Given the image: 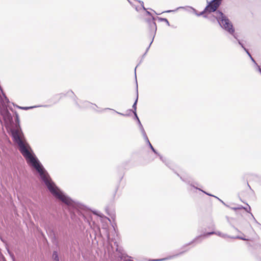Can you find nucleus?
<instances>
[{
  "mask_svg": "<svg viewBox=\"0 0 261 261\" xmlns=\"http://www.w3.org/2000/svg\"><path fill=\"white\" fill-rule=\"evenodd\" d=\"M212 234H216L222 238H224V239H226V238H231V237H232L231 236H228V234H227L226 233H222L220 231H211V232H206V233H205L203 234H201V235H199L197 237H196L194 240H193L191 242L189 243L188 244L184 245L182 248L181 249H183L184 248H185L186 247H187V246L189 245H191V244L195 242H197L198 243H201L202 241V240L206 238V237H207L208 236H210V235H212Z\"/></svg>",
  "mask_w": 261,
  "mask_h": 261,
  "instance_id": "nucleus-3",
  "label": "nucleus"
},
{
  "mask_svg": "<svg viewBox=\"0 0 261 261\" xmlns=\"http://www.w3.org/2000/svg\"><path fill=\"white\" fill-rule=\"evenodd\" d=\"M234 227V229H235L236 231H238V232H240V231L239 230V229H238L237 228H236V227Z\"/></svg>",
  "mask_w": 261,
  "mask_h": 261,
  "instance_id": "nucleus-36",
  "label": "nucleus"
},
{
  "mask_svg": "<svg viewBox=\"0 0 261 261\" xmlns=\"http://www.w3.org/2000/svg\"><path fill=\"white\" fill-rule=\"evenodd\" d=\"M106 110H112V111H114L115 113H117V114H118L119 115H122V116H128V115H127V114H124L123 113L118 112L115 111V110H113V109H110V108H105V109H102L101 111V112H103V111H105Z\"/></svg>",
  "mask_w": 261,
  "mask_h": 261,
  "instance_id": "nucleus-16",
  "label": "nucleus"
},
{
  "mask_svg": "<svg viewBox=\"0 0 261 261\" xmlns=\"http://www.w3.org/2000/svg\"><path fill=\"white\" fill-rule=\"evenodd\" d=\"M136 92H137V96H136V100L132 106L133 110H129L130 111H133V112H136V110H137V101H138V84L137 83V86H136Z\"/></svg>",
  "mask_w": 261,
  "mask_h": 261,
  "instance_id": "nucleus-13",
  "label": "nucleus"
},
{
  "mask_svg": "<svg viewBox=\"0 0 261 261\" xmlns=\"http://www.w3.org/2000/svg\"><path fill=\"white\" fill-rule=\"evenodd\" d=\"M138 66H139V65H137L136 66V67L135 68V71H136V68H137V67H138ZM135 78H136V80H137V76H136V73H135ZM137 83V82L136 81V83Z\"/></svg>",
  "mask_w": 261,
  "mask_h": 261,
  "instance_id": "nucleus-34",
  "label": "nucleus"
},
{
  "mask_svg": "<svg viewBox=\"0 0 261 261\" xmlns=\"http://www.w3.org/2000/svg\"><path fill=\"white\" fill-rule=\"evenodd\" d=\"M244 50L246 51V53L249 56V57H250L251 56V54H250V53L249 52V51L247 49H246V48H244Z\"/></svg>",
  "mask_w": 261,
  "mask_h": 261,
  "instance_id": "nucleus-28",
  "label": "nucleus"
},
{
  "mask_svg": "<svg viewBox=\"0 0 261 261\" xmlns=\"http://www.w3.org/2000/svg\"><path fill=\"white\" fill-rule=\"evenodd\" d=\"M158 155L159 156L160 160L163 163H164L167 166L170 167V166H169L170 163H169V161H168L166 158H164L161 154L158 153Z\"/></svg>",
  "mask_w": 261,
  "mask_h": 261,
  "instance_id": "nucleus-15",
  "label": "nucleus"
},
{
  "mask_svg": "<svg viewBox=\"0 0 261 261\" xmlns=\"http://www.w3.org/2000/svg\"><path fill=\"white\" fill-rule=\"evenodd\" d=\"M249 246H251V244L250 243L247 244Z\"/></svg>",
  "mask_w": 261,
  "mask_h": 261,
  "instance_id": "nucleus-37",
  "label": "nucleus"
},
{
  "mask_svg": "<svg viewBox=\"0 0 261 261\" xmlns=\"http://www.w3.org/2000/svg\"><path fill=\"white\" fill-rule=\"evenodd\" d=\"M52 259L53 261H60L59 256L57 251L54 250L52 254Z\"/></svg>",
  "mask_w": 261,
  "mask_h": 261,
  "instance_id": "nucleus-14",
  "label": "nucleus"
},
{
  "mask_svg": "<svg viewBox=\"0 0 261 261\" xmlns=\"http://www.w3.org/2000/svg\"><path fill=\"white\" fill-rule=\"evenodd\" d=\"M138 66H139V65H137L136 66V67L135 68V71H136V68H137V67H138ZM135 78H136V80H137V76H136V73H135ZM137 83V82L136 81V83Z\"/></svg>",
  "mask_w": 261,
  "mask_h": 261,
  "instance_id": "nucleus-33",
  "label": "nucleus"
},
{
  "mask_svg": "<svg viewBox=\"0 0 261 261\" xmlns=\"http://www.w3.org/2000/svg\"><path fill=\"white\" fill-rule=\"evenodd\" d=\"M39 107V106H34V107H18V108H19L20 109L27 110H29V109H30L33 108H36V107Z\"/></svg>",
  "mask_w": 261,
  "mask_h": 261,
  "instance_id": "nucleus-23",
  "label": "nucleus"
},
{
  "mask_svg": "<svg viewBox=\"0 0 261 261\" xmlns=\"http://www.w3.org/2000/svg\"><path fill=\"white\" fill-rule=\"evenodd\" d=\"M250 58L251 59V61L254 62L256 65H257V64L256 63L255 61L254 60V59L252 58V56H251L250 57Z\"/></svg>",
  "mask_w": 261,
  "mask_h": 261,
  "instance_id": "nucleus-31",
  "label": "nucleus"
},
{
  "mask_svg": "<svg viewBox=\"0 0 261 261\" xmlns=\"http://www.w3.org/2000/svg\"><path fill=\"white\" fill-rule=\"evenodd\" d=\"M242 208H243V206H241L238 207H232V209L236 211L237 210L242 209Z\"/></svg>",
  "mask_w": 261,
  "mask_h": 261,
  "instance_id": "nucleus-29",
  "label": "nucleus"
},
{
  "mask_svg": "<svg viewBox=\"0 0 261 261\" xmlns=\"http://www.w3.org/2000/svg\"><path fill=\"white\" fill-rule=\"evenodd\" d=\"M217 17L219 19V25L237 39V36L234 34L235 30L231 21L223 13H219Z\"/></svg>",
  "mask_w": 261,
  "mask_h": 261,
  "instance_id": "nucleus-2",
  "label": "nucleus"
},
{
  "mask_svg": "<svg viewBox=\"0 0 261 261\" xmlns=\"http://www.w3.org/2000/svg\"><path fill=\"white\" fill-rule=\"evenodd\" d=\"M3 95L4 97L5 100L2 99L1 103H2V106H3V104L4 105V107L7 108L6 106H5V102L7 103H8L9 102V101L8 98L6 97V96L5 95V94H3Z\"/></svg>",
  "mask_w": 261,
  "mask_h": 261,
  "instance_id": "nucleus-19",
  "label": "nucleus"
},
{
  "mask_svg": "<svg viewBox=\"0 0 261 261\" xmlns=\"http://www.w3.org/2000/svg\"><path fill=\"white\" fill-rule=\"evenodd\" d=\"M15 114V123L13 121L12 126L10 128V133L13 142L17 145L18 149L25 158L27 162L34 168L38 172L41 179L44 182L47 189L53 195L71 208H73L74 215L76 214L81 216L85 221H89L80 211L74 207V202L68 197L64 195L52 181L46 170L34 153L31 146L27 142L24 134L20 125L19 115L17 112Z\"/></svg>",
  "mask_w": 261,
  "mask_h": 261,
  "instance_id": "nucleus-1",
  "label": "nucleus"
},
{
  "mask_svg": "<svg viewBox=\"0 0 261 261\" xmlns=\"http://www.w3.org/2000/svg\"><path fill=\"white\" fill-rule=\"evenodd\" d=\"M238 42V43L241 45V46L244 49V48H245V47L244 46V44L242 43V42L238 39V38L237 37V39H236Z\"/></svg>",
  "mask_w": 261,
  "mask_h": 261,
  "instance_id": "nucleus-25",
  "label": "nucleus"
},
{
  "mask_svg": "<svg viewBox=\"0 0 261 261\" xmlns=\"http://www.w3.org/2000/svg\"><path fill=\"white\" fill-rule=\"evenodd\" d=\"M138 124H139V128H140V131H141V132L142 133V135H143L146 134V132H145V130H144V129L143 128V126L142 125L140 121L139 120V122H138Z\"/></svg>",
  "mask_w": 261,
  "mask_h": 261,
  "instance_id": "nucleus-20",
  "label": "nucleus"
},
{
  "mask_svg": "<svg viewBox=\"0 0 261 261\" xmlns=\"http://www.w3.org/2000/svg\"><path fill=\"white\" fill-rule=\"evenodd\" d=\"M138 66H139V65H137L136 66V67L135 68V71H136V68H137V67H138ZM135 78H136V80H137V76H136V73H135ZM137 83V82L136 81V83Z\"/></svg>",
  "mask_w": 261,
  "mask_h": 261,
  "instance_id": "nucleus-35",
  "label": "nucleus"
},
{
  "mask_svg": "<svg viewBox=\"0 0 261 261\" xmlns=\"http://www.w3.org/2000/svg\"><path fill=\"white\" fill-rule=\"evenodd\" d=\"M145 11H146V13H147L148 15H150V16H152V14H151V13L149 11H147L146 10Z\"/></svg>",
  "mask_w": 261,
  "mask_h": 261,
  "instance_id": "nucleus-32",
  "label": "nucleus"
},
{
  "mask_svg": "<svg viewBox=\"0 0 261 261\" xmlns=\"http://www.w3.org/2000/svg\"><path fill=\"white\" fill-rule=\"evenodd\" d=\"M157 19L161 22H165L167 25H168V26L170 25V23H169V21L167 20V19L166 18H162V17H157Z\"/></svg>",
  "mask_w": 261,
  "mask_h": 261,
  "instance_id": "nucleus-18",
  "label": "nucleus"
},
{
  "mask_svg": "<svg viewBox=\"0 0 261 261\" xmlns=\"http://www.w3.org/2000/svg\"><path fill=\"white\" fill-rule=\"evenodd\" d=\"M222 0H212L210 2H207V6H208L210 12L215 11L219 7Z\"/></svg>",
  "mask_w": 261,
  "mask_h": 261,
  "instance_id": "nucleus-8",
  "label": "nucleus"
},
{
  "mask_svg": "<svg viewBox=\"0 0 261 261\" xmlns=\"http://www.w3.org/2000/svg\"><path fill=\"white\" fill-rule=\"evenodd\" d=\"M188 250H183V251H180V252L178 253H176L175 254H174V255H170V256H168L165 258H161V259H153L152 261H164V260H169V259H173V258H174L180 255H182L185 252H186Z\"/></svg>",
  "mask_w": 261,
  "mask_h": 261,
  "instance_id": "nucleus-10",
  "label": "nucleus"
},
{
  "mask_svg": "<svg viewBox=\"0 0 261 261\" xmlns=\"http://www.w3.org/2000/svg\"><path fill=\"white\" fill-rule=\"evenodd\" d=\"M231 239H240V240H244V241H247L248 240L247 239H246L245 238H244V237H241V236H236V237H231Z\"/></svg>",
  "mask_w": 261,
  "mask_h": 261,
  "instance_id": "nucleus-21",
  "label": "nucleus"
},
{
  "mask_svg": "<svg viewBox=\"0 0 261 261\" xmlns=\"http://www.w3.org/2000/svg\"><path fill=\"white\" fill-rule=\"evenodd\" d=\"M215 226V225L214 222V221L212 219H210V222L208 223V226H207L208 228L214 229Z\"/></svg>",
  "mask_w": 261,
  "mask_h": 261,
  "instance_id": "nucleus-17",
  "label": "nucleus"
},
{
  "mask_svg": "<svg viewBox=\"0 0 261 261\" xmlns=\"http://www.w3.org/2000/svg\"><path fill=\"white\" fill-rule=\"evenodd\" d=\"M180 179H181L183 181H184V182H186V183H187V184H189L191 187H193L194 188H195V189H197V190H199V191H200L202 192L203 193H205V194H206L207 195H208V196H213V197H215V198H217V199H219L220 201H221L223 203H224H224L223 202V201H222L221 199H220L218 197H216V196H214V195H212V194H209V193H207V192H205V191H203V190H201V189L198 188H197V187H195V186L193 184L190 183V181H190V180L189 178H185V177H181V176H180Z\"/></svg>",
  "mask_w": 261,
  "mask_h": 261,
  "instance_id": "nucleus-9",
  "label": "nucleus"
},
{
  "mask_svg": "<svg viewBox=\"0 0 261 261\" xmlns=\"http://www.w3.org/2000/svg\"><path fill=\"white\" fill-rule=\"evenodd\" d=\"M142 136H143L144 140L146 142V143L148 144V145H150V144H151V143H150V141H149V140L148 139V138L146 134H145L143 135Z\"/></svg>",
  "mask_w": 261,
  "mask_h": 261,
  "instance_id": "nucleus-22",
  "label": "nucleus"
},
{
  "mask_svg": "<svg viewBox=\"0 0 261 261\" xmlns=\"http://www.w3.org/2000/svg\"><path fill=\"white\" fill-rule=\"evenodd\" d=\"M149 147H150V148L152 150V151L154 153H155L156 154H158V152L155 150V149L153 148V147L152 146V145H151V144H150V145H149Z\"/></svg>",
  "mask_w": 261,
  "mask_h": 261,
  "instance_id": "nucleus-24",
  "label": "nucleus"
},
{
  "mask_svg": "<svg viewBox=\"0 0 261 261\" xmlns=\"http://www.w3.org/2000/svg\"><path fill=\"white\" fill-rule=\"evenodd\" d=\"M1 114L5 123V126L8 131L10 133V128L12 126L13 118L7 108L4 107L3 104V108L1 109Z\"/></svg>",
  "mask_w": 261,
  "mask_h": 261,
  "instance_id": "nucleus-4",
  "label": "nucleus"
},
{
  "mask_svg": "<svg viewBox=\"0 0 261 261\" xmlns=\"http://www.w3.org/2000/svg\"><path fill=\"white\" fill-rule=\"evenodd\" d=\"M212 12H213L214 14L212 16H210L208 17V19L213 22H215L216 21H217L219 23V19L218 18L217 16L219 15V13L223 12L217 9L215 10V11H212ZM206 18H207V17Z\"/></svg>",
  "mask_w": 261,
  "mask_h": 261,
  "instance_id": "nucleus-11",
  "label": "nucleus"
},
{
  "mask_svg": "<svg viewBox=\"0 0 261 261\" xmlns=\"http://www.w3.org/2000/svg\"><path fill=\"white\" fill-rule=\"evenodd\" d=\"M246 204L248 205V207H245L243 206V208L242 209H244L247 213L250 214L251 216H252V218L253 219L254 221L256 223H257L258 225L261 226L260 224L257 221V220L255 219V218H254V217L253 215V214L251 213V207H250V206L247 203Z\"/></svg>",
  "mask_w": 261,
  "mask_h": 261,
  "instance_id": "nucleus-12",
  "label": "nucleus"
},
{
  "mask_svg": "<svg viewBox=\"0 0 261 261\" xmlns=\"http://www.w3.org/2000/svg\"><path fill=\"white\" fill-rule=\"evenodd\" d=\"M186 9V10H188V9H190L192 10V12L194 14H195L196 16H203V17H204V18L207 17V16L206 15H204V14L205 13H206V12L211 13L210 9L208 8V6H207L205 7V8H204L203 11H202V12H201L200 13H198L197 12V11L195 8H194L192 7H191V6L179 7H178L176 9V10H167V11H164V12L165 13H170V12H174V11H176L177 10H178V9ZM163 13H164V12Z\"/></svg>",
  "mask_w": 261,
  "mask_h": 261,
  "instance_id": "nucleus-5",
  "label": "nucleus"
},
{
  "mask_svg": "<svg viewBox=\"0 0 261 261\" xmlns=\"http://www.w3.org/2000/svg\"><path fill=\"white\" fill-rule=\"evenodd\" d=\"M133 113L134 114L135 118L137 120L138 122H139V120H140L138 117L136 112H133Z\"/></svg>",
  "mask_w": 261,
  "mask_h": 261,
  "instance_id": "nucleus-27",
  "label": "nucleus"
},
{
  "mask_svg": "<svg viewBox=\"0 0 261 261\" xmlns=\"http://www.w3.org/2000/svg\"><path fill=\"white\" fill-rule=\"evenodd\" d=\"M138 2L141 4V5L143 9L144 10H146V8L144 6V3H143V2L141 1H138Z\"/></svg>",
  "mask_w": 261,
  "mask_h": 261,
  "instance_id": "nucleus-26",
  "label": "nucleus"
},
{
  "mask_svg": "<svg viewBox=\"0 0 261 261\" xmlns=\"http://www.w3.org/2000/svg\"><path fill=\"white\" fill-rule=\"evenodd\" d=\"M108 208L107 207V208H106V211L107 212V211H108Z\"/></svg>",
  "mask_w": 261,
  "mask_h": 261,
  "instance_id": "nucleus-38",
  "label": "nucleus"
},
{
  "mask_svg": "<svg viewBox=\"0 0 261 261\" xmlns=\"http://www.w3.org/2000/svg\"><path fill=\"white\" fill-rule=\"evenodd\" d=\"M256 65L257 68V70H258V71L259 72V73L261 74V68H260V67L259 65H258L257 64V65Z\"/></svg>",
  "mask_w": 261,
  "mask_h": 261,
  "instance_id": "nucleus-30",
  "label": "nucleus"
},
{
  "mask_svg": "<svg viewBox=\"0 0 261 261\" xmlns=\"http://www.w3.org/2000/svg\"><path fill=\"white\" fill-rule=\"evenodd\" d=\"M72 95H73V101L74 102V103L76 106V107L79 109H83V108H88L90 107L91 106H94V107L92 108V109L94 110H96L95 107H97V106L95 104H93L92 103H91L90 102L88 101H81V105L77 101V97L74 95V93L70 91V92Z\"/></svg>",
  "mask_w": 261,
  "mask_h": 261,
  "instance_id": "nucleus-7",
  "label": "nucleus"
},
{
  "mask_svg": "<svg viewBox=\"0 0 261 261\" xmlns=\"http://www.w3.org/2000/svg\"><path fill=\"white\" fill-rule=\"evenodd\" d=\"M154 19H155V18L154 17L152 16L151 19H149L147 20V22L148 23V25H149L150 33L151 35L152 36L153 38H152V39L149 45L147 48L146 52L143 55V57H144L145 56L146 53L149 50V48L151 44L153 42V39L154 38V36H155V33L156 32L157 27H156L155 22L154 21Z\"/></svg>",
  "mask_w": 261,
  "mask_h": 261,
  "instance_id": "nucleus-6",
  "label": "nucleus"
}]
</instances>
